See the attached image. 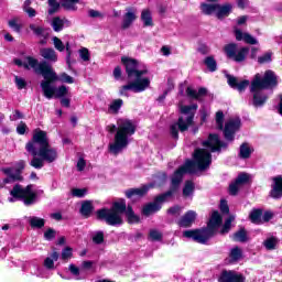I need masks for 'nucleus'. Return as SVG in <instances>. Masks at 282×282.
I'll return each mask as SVG.
<instances>
[{
    "label": "nucleus",
    "instance_id": "1",
    "mask_svg": "<svg viewBox=\"0 0 282 282\" xmlns=\"http://www.w3.org/2000/svg\"><path fill=\"white\" fill-rule=\"evenodd\" d=\"M25 149L33 156L29 163L33 169L41 170L45 166V162L52 164L58 160V151L52 148L47 132L43 130L37 129L33 132V137L26 143Z\"/></svg>",
    "mask_w": 282,
    "mask_h": 282
},
{
    "label": "nucleus",
    "instance_id": "2",
    "mask_svg": "<svg viewBox=\"0 0 282 282\" xmlns=\"http://www.w3.org/2000/svg\"><path fill=\"white\" fill-rule=\"evenodd\" d=\"M121 63L126 67V74H128L129 80L132 82L120 88V96H129L127 91L142 94V91H147V89L151 87V79L149 77H142L144 76V74H148L149 70H140V67L138 66V61L130 57H121Z\"/></svg>",
    "mask_w": 282,
    "mask_h": 282
},
{
    "label": "nucleus",
    "instance_id": "3",
    "mask_svg": "<svg viewBox=\"0 0 282 282\" xmlns=\"http://www.w3.org/2000/svg\"><path fill=\"white\" fill-rule=\"evenodd\" d=\"M123 213L127 216L129 224H138L140 221V217L135 215L133 208L124 202V199H120L119 202H115L112 207L101 208L97 210V218L101 221H106L108 226H122V215Z\"/></svg>",
    "mask_w": 282,
    "mask_h": 282
},
{
    "label": "nucleus",
    "instance_id": "4",
    "mask_svg": "<svg viewBox=\"0 0 282 282\" xmlns=\"http://www.w3.org/2000/svg\"><path fill=\"white\" fill-rule=\"evenodd\" d=\"M108 131L115 133V142L109 144V151L113 155L121 153L123 149L129 147L131 137L135 134V124L129 119H119L116 124L108 126Z\"/></svg>",
    "mask_w": 282,
    "mask_h": 282
},
{
    "label": "nucleus",
    "instance_id": "5",
    "mask_svg": "<svg viewBox=\"0 0 282 282\" xmlns=\"http://www.w3.org/2000/svg\"><path fill=\"white\" fill-rule=\"evenodd\" d=\"M276 74L273 70H265L264 75L256 74L250 84V93L253 94V107H263L268 102V94L263 89H272L279 85Z\"/></svg>",
    "mask_w": 282,
    "mask_h": 282
},
{
    "label": "nucleus",
    "instance_id": "6",
    "mask_svg": "<svg viewBox=\"0 0 282 282\" xmlns=\"http://www.w3.org/2000/svg\"><path fill=\"white\" fill-rule=\"evenodd\" d=\"M213 162V156L210 152L204 149H196L194 152V161H186L183 166H181L172 176V186L177 188L182 183L185 173L193 174L195 173V167L197 166L198 171H206Z\"/></svg>",
    "mask_w": 282,
    "mask_h": 282
},
{
    "label": "nucleus",
    "instance_id": "7",
    "mask_svg": "<svg viewBox=\"0 0 282 282\" xmlns=\"http://www.w3.org/2000/svg\"><path fill=\"white\" fill-rule=\"evenodd\" d=\"M221 215L219 212H214L205 229H196V230H185L183 232V237L186 239H193L197 241V243H206L210 237L217 232V229L221 226Z\"/></svg>",
    "mask_w": 282,
    "mask_h": 282
},
{
    "label": "nucleus",
    "instance_id": "8",
    "mask_svg": "<svg viewBox=\"0 0 282 282\" xmlns=\"http://www.w3.org/2000/svg\"><path fill=\"white\" fill-rule=\"evenodd\" d=\"M197 104H193L189 106H181L180 111L181 116L176 123H173L170 127V133L172 138L177 140L181 133L184 131H188L189 127H193V120H195V113H197Z\"/></svg>",
    "mask_w": 282,
    "mask_h": 282
},
{
    "label": "nucleus",
    "instance_id": "9",
    "mask_svg": "<svg viewBox=\"0 0 282 282\" xmlns=\"http://www.w3.org/2000/svg\"><path fill=\"white\" fill-rule=\"evenodd\" d=\"M11 197L9 202H23L24 206H32L36 204V195L39 192L34 189V185H28L26 187L17 184L10 192Z\"/></svg>",
    "mask_w": 282,
    "mask_h": 282
},
{
    "label": "nucleus",
    "instance_id": "10",
    "mask_svg": "<svg viewBox=\"0 0 282 282\" xmlns=\"http://www.w3.org/2000/svg\"><path fill=\"white\" fill-rule=\"evenodd\" d=\"M37 72L41 73V76H43L44 80H51L52 83L59 80L61 83H67L68 85L74 83V77L69 76L67 73H62L59 76L56 75V72H54L52 65L45 61L41 62Z\"/></svg>",
    "mask_w": 282,
    "mask_h": 282
},
{
    "label": "nucleus",
    "instance_id": "11",
    "mask_svg": "<svg viewBox=\"0 0 282 282\" xmlns=\"http://www.w3.org/2000/svg\"><path fill=\"white\" fill-rule=\"evenodd\" d=\"M41 88L44 94V97L48 100L52 98H63V96H67V87L61 86L58 88L52 86V80L45 79L41 82Z\"/></svg>",
    "mask_w": 282,
    "mask_h": 282
},
{
    "label": "nucleus",
    "instance_id": "12",
    "mask_svg": "<svg viewBox=\"0 0 282 282\" xmlns=\"http://www.w3.org/2000/svg\"><path fill=\"white\" fill-rule=\"evenodd\" d=\"M25 169V161L21 160L18 163H15L14 167H3L1 171L7 175V177L3 180V184H12V182H19L23 180V176H21V171Z\"/></svg>",
    "mask_w": 282,
    "mask_h": 282
},
{
    "label": "nucleus",
    "instance_id": "13",
    "mask_svg": "<svg viewBox=\"0 0 282 282\" xmlns=\"http://www.w3.org/2000/svg\"><path fill=\"white\" fill-rule=\"evenodd\" d=\"M169 197H173V191L161 194L155 198L153 203L143 206L142 215H144L145 217H150V215L158 213V210L162 208L163 202H166Z\"/></svg>",
    "mask_w": 282,
    "mask_h": 282
},
{
    "label": "nucleus",
    "instance_id": "14",
    "mask_svg": "<svg viewBox=\"0 0 282 282\" xmlns=\"http://www.w3.org/2000/svg\"><path fill=\"white\" fill-rule=\"evenodd\" d=\"M240 127H241V119H239V118L229 119L226 122L225 129H224L225 139L228 142H232V140H235V133H237V131H239Z\"/></svg>",
    "mask_w": 282,
    "mask_h": 282
},
{
    "label": "nucleus",
    "instance_id": "15",
    "mask_svg": "<svg viewBox=\"0 0 282 282\" xmlns=\"http://www.w3.org/2000/svg\"><path fill=\"white\" fill-rule=\"evenodd\" d=\"M225 52L228 58H232L236 63H242L246 61V54H248V48L242 47L237 52V44H228L225 46Z\"/></svg>",
    "mask_w": 282,
    "mask_h": 282
},
{
    "label": "nucleus",
    "instance_id": "16",
    "mask_svg": "<svg viewBox=\"0 0 282 282\" xmlns=\"http://www.w3.org/2000/svg\"><path fill=\"white\" fill-rule=\"evenodd\" d=\"M203 147H205V149H209L212 153H215L217 151H221V149H226L227 144L219 140V135L209 134L208 139L203 142Z\"/></svg>",
    "mask_w": 282,
    "mask_h": 282
},
{
    "label": "nucleus",
    "instance_id": "17",
    "mask_svg": "<svg viewBox=\"0 0 282 282\" xmlns=\"http://www.w3.org/2000/svg\"><path fill=\"white\" fill-rule=\"evenodd\" d=\"M14 63L18 65V67H24V69H33V72L41 76V73L37 72L41 68V62H39L36 58L26 56L23 61L14 59Z\"/></svg>",
    "mask_w": 282,
    "mask_h": 282
},
{
    "label": "nucleus",
    "instance_id": "18",
    "mask_svg": "<svg viewBox=\"0 0 282 282\" xmlns=\"http://www.w3.org/2000/svg\"><path fill=\"white\" fill-rule=\"evenodd\" d=\"M248 180H250V177L246 173L238 175L236 181L229 185V195H237L239 189H241L245 184H248Z\"/></svg>",
    "mask_w": 282,
    "mask_h": 282
},
{
    "label": "nucleus",
    "instance_id": "19",
    "mask_svg": "<svg viewBox=\"0 0 282 282\" xmlns=\"http://www.w3.org/2000/svg\"><path fill=\"white\" fill-rule=\"evenodd\" d=\"M138 19V10L133 8L126 9V13L123 15L122 29L129 30L131 25H133V21Z\"/></svg>",
    "mask_w": 282,
    "mask_h": 282
},
{
    "label": "nucleus",
    "instance_id": "20",
    "mask_svg": "<svg viewBox=\"0 0 282 282\" xmlns=\"http://www.w3.org/2000/svg\"><path fill=\"white\" fill-rule=\"evenodd\" d=\"M227 82H228V85L232 87V89H237L240 93L246 91V88L250 86V80L245 79L239 82L237 77L231 75H227Z\"/></svg>",
    "mask_w": 282,
    "mask_h": 282
},
{
    "label": "nucleus",
    "instance_id": "21",
    "mask_svg": "<svg viewBox=\"0 0 282 282\" xmlns=\"http://www.w3.org/2000/svg\"><path fill=\"white\" fill-rule=\"evenodd\" d=\"M147 193H149V186L143 185L142 187L139 188H130L126 191V197H128V199H131L132 202H135V199L144 197Z\"/></svg>",
    "mask_w": 282,
    "mask_h": 282
},
{
    "label": "nucleus",
    "instance_id": "22",
    "mask_svg": "<svg viewBox=\"0 0 282 282\" xmlns=\"http://www.w3.org/2000/svg\"><path fill=\"white\" fill-rule=\"evenodd\" d=\"M246 278L235 271H223L219 282H245Z\"/></svg>",
    "mask_w": 282,
    "mask_h": 282
},
{
    "label": "nucleus",
    "instance_id": "23",
    "mask_svg": "<svg viewBox=\"0 0 282 282\" xmlns=\"http://www.w3.org/2000/svg\"><path fill=\"white\" fill-rule=\"evenodd\" d=\"M195 219H197V213L193 210H188L178 221L180 228H191L193 224H195Z\"/></svg>",
    "mask_w": 282,
    "mask_h": 282
},
{
    "label": "nucleus",
    "instance_id": "24",
    "mask_svg": "<svg viewBox=\"0 0 282 282\" xmlns=\"http://www.w3.org/2000/svg\"><path fill=\"white\" fill-rule=\"evenodd\" d=\"M270 195L273 199H281L282 197V176L273 178L272 189Z\"/></svg>",
    "mask_w": 282,
    "mask_h": 282
},
{
    "label": "nucleus",
    "instance_id": "25",
    "mask_svg": "<svg viewBox=\"0 0 282 282\" xmlns=\"http://www.w3.org/2000/svg\"><path fill=\"white\" fill-rule=\"evenodd\" d=\"M235 34L238 41H245L248 45H257L259 43L250 33H243L239 29H235Z\"/></svg>",
    "mask_w": 282,
    "mask_h": 282
},
{
    "label": "nucleus",
    "instance_id": "26",
    "mask_svg": "<svg viewBox=\"0 0 282 282\" xmlns=\"http://www.w3.org/2000/svg\"><path fill=\"white\" fill-rule=\"evenodd\" d=\"M40 56L44 58V61H48V63H56L58 61V55L54 48L44 47L40 50Z\"/></svg>",
    "mask_w": 282,
    "mask_h": 282
},
{
    "label": "nucleus",
    "instance_id": "27",
    "mask_svg": "<svg viewBox=\"0 0 282 282\" xmlns=\"http://www.w3.org/2000/svg\"><path fill=\"white\" fill-rule=\"evenodd\" d=\"M186 94L188 98H192L193 100H202V98L208 94V90L206 88H199L197 91L192 87H187Z\"/></svg>",
    "mask_w": 282,
    "mask_h": 282
},
{
    "label": "nucleus",
    "instance_id": "28",
    "mask_svg": "<svg viewBox=\"0 0 282 282\" xmlns=\"http://www.w3.org/2000/svg\"><path fill=\"white\" fill-rule=\"evenodd\" d=\"M232 12V4L227 3L224 6L218 4L216 9V17L218 19H224V17H228Z\"/></svg>",
    "mask_w": 282,
    "mask_h": 282
},
{
    "label": "nucleus",
    "instance_id": "29",
    "mask_svg": "<svg viewBox=\"0 0 282 282\" xmlns=\"http://www.w3.org/2000/svg\"><path fill=\"white\" fill-rule=\"evenodd\" d=\"M263 210L262 209H253L251 210L250 215H249V219L252 224H263Z\"/></svg>",
    "mask_w": 282,
    "mask_h": 282
},
{
    "label": "nucleus",
    "instance_id": "30",
    "mask_svg": "<svg viewBox=\"0 0 282 282\" xmlns=\"http://www.w3.org/2000/svg\"><path fill=\"white\" fill-rule=\"evenodd\" d=\"M252 151H254L249 143H242L240 145L239 155L242 160H248L250 155H252Z\"/></svg>",
    "mask_w": 282,
    "mask_h": 282
},
{
    "label": "nucleus",
    "instance_id": "31",
    "mask_svg": "<svg viewBox=\"0 0 282 282\" xmlns=\"http://www.w3.org/2000/svg\"><path fill=\"white\" fill-rule=\"evenodd\" d=\"M28 223L30 224L31 228L41 229L45 226V219L39 218L36 216L29 217Z\"/></svg>",
    "mask_w": 282,
    "mask_h": 282
},
{
    "label": "nucleus",
    "instance_id": "32",
    "mask_svg": "<svg viewBox=\"0 0 282 282\" xmlns=\"http://www.w3.org/2000/svg\"><path fill=\"white\" fill-rule=\"evenodd\" d=\"M217 8H219V4H208V3L200 4V10L203 14H206V15L217 14Z\"/></svg>",
    "mask_w": 282,
    "mask_h": 282
},
{
    "label": "nucleus",
    "instance_id": "33",
    "mask_svg": "<svg viewBox=\"0 0 282 282\" xmlns=\"http://www.w3.org/2000/svg\"><path fill=\"white\" fill-rule=\"evenodd\" d=\"M65 23H69V21H67L65 19L63 20V19L56 17V18H53L51 25H52L54 32H61L63 30Z\"/></svg>",
    "mask_w": 282,
    "mask_h": 282
},
{
    "label": "nucleus",
    "instance_id": "34",
    "mask_svg": "<svg viewBox=\"0 0 282 282\" xmlns=\"http://www.w3.org/2000/svg\"><path fill=\"white\" fill-rule=\"evenodd\" d=\"M194 193H195V183H193V181H186L183 187V196L193 197Z\"/></svg>",
    "mask_w": 282,
    "mask_h": 282
},
{
    "label": "nucleus",
    "instance_id": "35",
    "mask_svg": "<svg viewBox=\"0 0 282 282\" xmlns=\"http://www.w3.org/2000/svg\"><path fill=\"white\" fill-rule=\"evenodd\" d=\"M29 28L31 31H33V34H35V36H43L44 39L45 36H47L45 34V26L41 24L32 23L29 25Z\"/></svg>",
    "mask_w": 282,
    "mask_h": 282
},
{
    "label": "nucleus",
    "instance_id": "36",
    "mask_svg": "<svg viewBox=\"0 0 282 282\" xmlns=\"http://www.w3.org/2000/svg\"><path fill=\"white\" fill-rule=\"evenodd\" d=\"M141 20L143 21V25L145 28L153 26V18L151 17V11L143 10L141 13Z\"/></svg>",
    "mask_w": 282,
    "mask_h": 282
},
{
    "label": "nucleus",
    "instance_id": "37",
    "mask_svg": "<svg viewBox=\"0 0 282 282\" xmlns=\"http://www.w3.org/2000/svg\"><path fill=\"white\" fill-rule=\"evenodd\" d=\"M54 261H58V252L56 251L44 260V267H46L47 270H54Z\"/></svg>",
    "mask_w": 282,
    "mask_h": 282
},
{
    "label": "nucleus",
    "instance_id": "38",
    "mask_svg": "<svg viewBox=\"0 0 282 282\" xmlns=\"http://www.w3.org/2000/svg\"><path fill=\"white\" fill-rule=\"evenodd\" d=\"M234 241L246 243V241H248V232H246V229H240L236 234H234Z\"/></svg>",
    "mask_w": 282,
    "mask_h": 282
},
{
    "label": "nucleus",
    "instance_id": "39",
    "mask_svg": "<svg viewBox=\"0 0 282 282\" xmlns=\"http://www.w3.org/2000/svg\"><path fill=\"white\" fill-rule=\"evenodd\" d=\"M91 210H94L91 202L86 200L82 204L80 213L84 215V217H89L91 215Z\"/></svg>",
    "mask_w": 282,
    "mask_h": 282
},
{
    "label": "nucleus",
    "instance_id": "40",
    "mask_svg": "<svg viewBox=\"0 0 282 282\" xmlns=\"http://www.w3.org/2000/svg\"><path fill=\"white\" fill-rule=\"evenodd\" d=\"M278 243H279V239L274 237L267 238L263 241V246L267 250H275Z\"/></svg>",
    "mask_w": 282,
    "mask_h": 282
},
{
    "label": "nucleus",
    "instance_id": "41",
    "mask_svg": "<svg viewBox=\"0 0 282 282\" xmlns=\"http://www.w3.org/2000/svg\"><path fill=\"white\" fill-rule=\"evenodd\" d=\"M78 1L79 0H62V7L65 8V10H72L73 12H76V10H78V7H76Z\"/></svg>",
    "mask_w": 282,
    "mask_h": 282
},
{
    "label": "nucleus",
    "instance_id": "42",
    "mask_svg": "<svg viewBox=\"0 0 282 282\" xmlns=\"http://www.w3.org/2000/svg\"><path fill=\"white\" fill-rule=\"evenodd\" d=\"M204 63L209 72H217V61H215V57L208 56L205 58Z\"/></svg>",
    "mask_w": 282,
    "mask_h": 282
},
{
    "label": "nucleus",
    "instance_id": "43",
    "mask_svg": "<svg viewBox=\"0 0 282 282\" xmlns=\"http://www.w3.org/2000/svg\"><path fill=\"white\" fill-rule=\"evenodd\" d=\"M272 52L268 51L267 53L258 57L259 65H265V63H272Z\"/></svg>",
    "mask_w": 282,
    "mask_h": 282
},
{
    "label": "nucleus",
    "instance_id": "44",
    "mask_svg": "<svg viewBox=\"0 0 282 282\" xmlns=\"http://www.w3.org/2000/svg\"><path fill=\"white\" fill-rule=\"evenodd\" d=\"M91 238H93L94 243H96L97 246H100V243H104V241H105V232L95 231V232H93Z\"/></svg>",
    "mask_w": 282,
    "mask_h": 282
},
{
    "label": "nucleus",
    "instance_id": "45",
    "mask_svg": "<svg viewBox=\"0 0 282 282\" xmlns=\"http://www.w3.org/2000/svg\"><path fill=\"white\" fill-rule=\"evenodd\" d=\"M123 101L122 99H115L110 106L109 109L110 111H112V113H118V111H120V108L122 107Z\"/></svg>",
    "mask_w": 282,
    "mask_h": 282
},
{
    "label": "nucleus",
    "instance_id": "46",
    "mask_svg": "<svg viewBox=\"0 0 282 282\" xmlns=\"http://www.w3.org/2000/svg\"><path fill=\"white\" fill-rule=\"evenodd\" d=\"M242 251L239 247H235L230 250V259L231 261H239L241 259Z\"/></svg>",
    "mask_w": 282,
    "mask_h": 282
},
{
    "label": "nucleus",
    "instance_id": "47",
    "mask_svg": "<svg viewBox=\"0 0 282 282\" xmlns=\"http://www.w3.org/2000/svg\"><path fill=\"white\" fill-rule=\"evenodd\" d=\"M232 221H235L234 216H230L229 218L226 219L223 229H221V235H226L230 232V228L232 226Z\"/></svg>",
    "mask_w": 282,
    "mask_h": 282
},
{
    "label": "nucleus",
    "instance_id": "48",
    "mask_svg": "<svg viewBox=\"0 0 282 282\" xmlns=\"http://www.w3.org/2000/svg\"><path fill=\"white\" fill-rule=\"evenodd\" d=\"M48 14H55V12H58V8H61V3L56 0H48Z\"/></svg>",
    "mask_w": 282,
    "mask_h": 282
},
{
    "label": "nucleus",
    "instance_id": "49",
    "mask_svg": "<svg viewBox=\"0 0 282 282\" xmlns=\"http://www.w3.org/2000/svg\"><path fill=\"white\" fill-rule=\"evenodd\" d=\"M87 195V188H73L72 196L83 198Z\"/></svg>",
    "mask_w": 282,
    "mask_h": 282
},
{
    "label": "nucleus",
    "instance_id": "50",
    "mask_svg": "<svg viewBox=\"0 0 282 282\" xmlns=\"http://www.w3.org/2000/svg\"><path fill=\"white\" fill-rule=\"evenodd\" d=\"M53 45L58 52H65V44H63V41H61V39L56 36L53 37Z\"/></svg>",
    "mask_w": 282,
    "mask_h": 282
},
{
    "label": "nucleus",
    "instance_id": "51",
    "mask_svg": "<svg viewBox=\"0 0 282 282\" xmlns=\"http://www.w3.org/2000/svg\"><path fill=\"white\" fill-rule=\"evenodd\" d=\"M216 124H217V129H219L220 131H221V129H224V112L223 111L216 112Z\"/></svg>",
    "mask_w": 282,
    "mask_h": 282
},
{
    "label": "nucleus",
    "instance_id": "52",
    "mask_svg": "<svg viewBox=\"0 0 282 282\" xmlns=\"http://www.w3.org/2000/svg\"><path fill=\"white\" fill-rule=\"evenodd\" d=\"M79 57L82 58V61H84L85 63H87L88 61H90L91 55L89 54V50L87 48H80L79 50Z\"/></svg>",
    "mask_w": 282,
    "mask_h": 282
},
{
    "label": "nucleus",
    "instance_id": "53",
    "mask_svg": "<svg viewBox=\"0 0 282 282\" xmlns=\"http://www.w3.org/2000/svg\"><path fill=\"white\" fill-rule=\"evenodd\" d=\"M167 214L172 215L173 217H180L182 215V207L174 206L167 209Z\"/></svg>",
    "mask_w": 282,
    "mask_h": 282
},
{
    "label": "nucleus",
    "instance_id": "54",
    "mask_svg": "<svg viewBox=\"0 0 282 282\" xmlns=\"http://www.w3.org/2000/svg\"><path fill=\"white\" fill-rule=\"evenodd\" d=\"M9 28L13 30V32H21V24L17 21V19L10 20L9 21Z\"/></svg>",
    "mask_w": 282,
    "mask_h": 282
},
{
    "label": "nucleus",
    "instance_id": "55",
    "mask_svg": "<svg viewBox=\"0 0 282 282\" xmlns=\"http://www.w3.org/2000/svg\"><path fill=\"white\" fill-rule=\"evenodd\" d=\"M56 237V231L52 228L47 229L44 232V238L46 239V241H52V239H54Z\"/></svg>",
    "mask_w": 282,
    "mask_h": 282
},
{
    "label": "nucleus",
    "instance_id": "56",
    "mask_svg": "<svg viewBox=\"0 0 282 282\" xmlns=\"http://www.w3.org/2000/svg\"><path fill=\"white\" fill-rule=\"evenodd\" d=\"M88 15L91 18V19H105V14L100 13V11H96L94 9H90L88 11Z\"/></svg>",
    "mask_w": 282,
    "mask_h": 282
},
{
    "label": "nucleus",
    "instance_id": "57",
    "mask_svg": "<svg viewBox=\"0 0 282 282\" xmlns=\"http://www.w3.org/2000/svg\"><path fill=\"white\" fill-rule=\"evenodd\" d=\"M28 130V124L25 122L21 121L20 124L17 127V133L19 135H25V131Z\"/></svg>",
    "mask_w": 282,
    "mask_h": 282
},
{
    "label": "nucleus",
    "instance_id": "58",
    "mask_svg": "<svg viewBox=\"0 0 282 282\" xmlns=\"http://www.w3.org/2000/svg\"><path fill=\"white\" fill-rule=\"evenodd\" d=\"M150 238L152 239V241H160V239H162V234L153 229L150 231Z\"/></svg>",
    "mask_w": 282,
    "mask_h": 282
},
{
    "label": "nucleus",
    "instance_id": "59",
    "mask_svg": "<svg viewBox=\"0 0 282 282\" xmlns=\"http://www.w3.org/2000/svg\"><path fill=\"white\" fill-rule=\"evenodd\" d=\"M62 259L64 261H67V259H72V248L66 247L63 251H62Z\"/></svg>",
    "mask_w": 282,
    "mask_h": 282
},
{
    "label": "nucleus",
    "instance_id": "60",
    "mask_svg": "<svg viewBox=\"0 0 282 282\" xmlns=\"http://www.w3.org/2000/svg\"><path fill=\"white\" fill-rule=\"evenodd\" d=\"M76 166H77V171L79 172L85 171V167L87 166V162L85 161V159L79 158Z\"/></svg>",
    "mask_w": 282,
    "mask_h": 282
},
{
    "label": "nucleus",
    "instance_id": "61",
    "mask_svg": "<svg viewBox=\"0 0 282 282\" xmlns=\"http://www.w3.org/2000/svg\"><path fill=\"white\" fill-rule=\"evenodd\" d=\"M15 85L18 87V89H24L26 83H25V79L19 77V76H15Z\"/></svg>",
    "mask_w": 282,
    "mask_h": 282
},
{
    "label": "nucleus",
    "instance_id": "62",
    "mask_svg": "<svg viewBox=\"0 0 282 282\" xmlns=\"http://www.w3.org/2000/svg\"><path fill=\"white\" fill-rule=\"evenodd\" d=\"M220 210L225 215H228V213H230V208L228 207V203L226 200L220 202Z\"/></svg>",
    "mask_w": 282,
    "mask_h": 282
},
{
    "label": "nucleus",
    "instance_id": "63",
    "mask_svg": "<svg viewBox=\"0 0 282 282\" xmlns=\"http://www.w3.org/2000/svg\"><path fill=\"white\" fill-rule=\"evenodd\" d=\"M68 270L74 276H78L80 274V269H78V267L75 264H69Z\"/></svg>",
    "mask_w": 282,
    "mask_h": 282
},
{
    "label": "nucleus",
    "instance_id": "64",
    "mask_svg": "<svg viewBox=\"0 0 282 282\" xmlns=\"http://www.w3.org/2000/svg\"><path fill=\"white\" fill-rule=\"evenodd\" d=\"M270 219H272V213L265 212L264 214H262V224L265 221H270Z\"/></svg>",
    "mask_w": 282,
    "mask_h": 282
}]
</instances>
